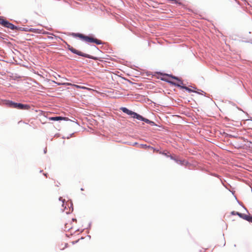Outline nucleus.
Masks as SVG:
<instances>
[{
	"instance_id": "2",
	"label": "nucleus",
	"mask_w": 252,
	"mask_h": 252,
	"mask_svg": "<svg viewBox=\"0 0 252 252\" xmlns=\"http://www.w3.org/2000/svg\"><path fill=\"white\" fill-rule=\"evenodd\" d=\"M72 35L75 37H79L82 40L87 42L95 43L97 45L100 44L102 43L101 41L100 40H98L96 38H94L91 36H86L79 33H72Z\"/></svg>"
},
{
	"instance_id": "8",
	"label": "nucleus",
	"mask_w": 252,
	"mask_h": 252,
	"mask_svg": "<svg viewBox=\"0 0 252 252\" xmlns=\"http://www.w3.org/2000/svg\"><path fill=\"white\" fill-rule=\"evenodd\" d=\"M66 118L62 117H50L49 119L50 120L52 121H60V120H65Z\"/></svg>"
},
{
	"instance_id": "22",
	"label": "nucleus",
	"mask_w": 252,
	"mask_h": 252,
	"mask_svg": "<svg viewBox=\"0 0 252 252\" xmlns=\"http://www.w3.org/2000/svg\"><path fill=\"white\" fill-rule=\"evenodd\" d=\"M232 214L233 215H236V213L234 211L232 212Z\"/></svg>"
},
{
	"instance_id": "24",
	"label": "nucleus",
	"mask_w": 252,
	"mask_h": 252,
	"mask_svg": "<svg viewBox=\"0 0 252 252\" xmlns=\"http://www.w3.org/2000/svg\"><path fill=\"white\" fill-rule=\"evenodd\" d=\"M60 200H62L63 201V199H62V197H60Z\"/></svg>"
},
{
	"instance_id": "14",
	"label": "nucleus",
	"mask_w": 252,
	"mask_h": 252,
	"mask_svg": "<svg viewBox=\"0 0 252 252\" xmlns=\"http://www.w3.org/2000/svg\"><path fill=\"white\" fill-rule=\"evenodd\" d=\"M247 221L252 222V216H249V217L248 218Z\"/></svg>"
},
{
	"instance_id": "16",
	"label": "nucleus",
	"mask_w": 252,
	"mask_h": 252,
	"mask_svg": "<svg viewBox=\"0 0 252 252\" xmlns=\"http://www.w3.org/2000/svg\"><path fill=\"white\" fill-rule=\"evenodd\" d=\"M168 154H169V152L167 153H162V154L167 156V157H171L170 155H168Z\"/></svg>"
},
{
	"instance_id": "12",
	"label": "nucleus",
	"mask_w": 252,
	"mask_h": 252,
	"mask_svg": "<svg viewBox=\"0 0 252 252\" xmlns=\"http://www.w3.org/2000/svg\"><path fill=\"white\" fill-rule=\"evenodd\" d=\"M65 228L67 229H70V228H71V226H70V225H68V223H66L65 224Z\"/></svg>"
},
{
	"instance_id": "5",
	"label": "nucleus",
	"mask_w": 252,
	"mask_h": 252,
	"mask_svg": "<svg viewBox=\"0 0 252 252\" xmlns=\"http://www.w3.org/2000/svg\"><path fill=\"white\" fill-rule=\"evenodd\" d=\"M69 49L73 53L76 54L78 55L84 57L86 58H88L89 59H93V58L90 55L84 54L80 51H79L78 50H76L75 49L73 48V47H69Z\"/></svg>"
},
{
	"instance_id": "6",
	"label": "nucleus",
	"mask_w": 252,
	"mask_h": 252,
	"mask_svg": "<svg viewBox=\"0 0 252 252\" xmlns=\"http://www.w3.org/2000/svg\"><path fill=\"white\" fill-rule=\"evenodd\" d=\"M176 161L179 164L182 165H187L188 163L185 158H174Z\"/></svg>"
},
{
	"instance_id": "20",
	"label": "nucleus",
	"mask_w": 252,
	"mask_h": 252,
	"mask_svg": "<svg viewBox=\"0 0 252 252\" xmlns=\"http://www.w3.org/2000/svg\"><path fill=\"white\" fill-rule=\"evenodd\" d=\"M145 147H148L149 148L153 149V148L150 147V146H147L146 145H145L144 146V148H145Z\"/></svg>"
},
{
	"instance_id": "7",
	"label": "nucleus",
	"mask_w": 252,
	"mask_h": 252,
	"mask_svg": "<svg viewBox=\"0 0 252 252\" xmlns=\"http://www.w3.org/2000/svg\"><path fill=\"white\" fill-rule=\"evenodd\" d=\"M3 26H4V27H5L6 28H9L11 30H14L15 28V26L14 25H13L11 23H9L8 22H7L6 21H5L4 24H3Z\"/></svg>"
},
{
	"instance_id": "13",
	"label": "nucleus",
	"mask_w": 252,
	"mask_h": 252,
	"mask_svg": "<svg viewBox=\"0 0 252 252\" xmlns=\"http://www.w3.org/2000/svg\"><path fill=\"white\" fill-rule=\"evenodd\" d=\"M5 20L0 17V24L3 25L4 24Z\"/></svg>"
},
{
	"instance_id": "21",
	"label": "nucleus",
	"mask_w": 252,
	"mask_h": 252,
	"mask_svg": "<svg viewBox=\"0 0 252 252\" xmlns=\"http://www.w3.org/2000/svg\"><path fill=\"white\" fill-rule=\"evenodd\" d=\"M145 147H148L149 148L153 149V148L150 147V146H147L146 145H145L144 146V148H145Z\"/></svg>"
},
{
	"instance_id": "17",
	"label": "nucleus",
	"mask_w": 252,
	"mask_h": 252,
	"mask_svg": "<svg viewBox=\"0 0 252 252\" xmlns=\"http://www.w3.org/2000/svg\"><path fill=\"white\" fill-rule=\"evenodd\" d=\"M166 74L164 75V76H165L166 77L162 78V79H165L170 80V79H169V78H170V77H167V76H166Z\"/></svg>"
},
{
	"instance_id": "19",
	"label": "nucleus",
	"mask_w": 252,
	"mask_h": 252,
	"mask_svg": "<svg viewBox=\"0 0 252 252\" xmlns=\"http://www.w3.org/2000/svg\"><path fill=\"white\" fill-rule=\"evenodd\" d=\"M236 215H238L239 217H240L241 218L242 217V215L243 214H241V213H239L238 212H236Z\"/></svg>"
},
{
	"instance_id": "10",
	"label": "nucleus",
	"mask_w": 252,
	"mask_h": 252,
	"mask_svg": "<svg viewBox=\"0 0 252 252\" xmlns=\"http://www.w3.org/2000/svg\"><path fill=\"white\" fill-rule=\"evenodd\" d=\"M250 215H248L246 214H243L241 218L245 220H247L248 218L249 217Z\"/></svg>"
},
{
	"instance_id": "23",
	"label": "nucleus",
	"mask_w": 252,
	"mask_h": 252,
	"mask_svg": "<svg viewBox=\"0 0 252 252\" xmlns=\"http://www.w3.org/2000/svg\"><path fill=\"white\" fill-rule=\"evenodd\" d=\"M40 114H42L43 112L42 111H39Z\"/></svg>"
},
{
	"instance_id": "15",
	"label": "nucleus",
	"mask_w": 252,
	"mask_h": 252,
	"mask_svg": "<svg viewBox=\"0 0 252 252\" xmlns=\"http://www.w3.org/2000/svg\"><path fill=\"white\" fill-rule=\"evenodd\" d=\"M81 89H84V90H91V89L88 88L87 87H84V86H81Z\"/></svg>"
},
{
	"instance_id": "9",
	"label": "nucleus",
	"mask_w": 252,
	"mask_h": 252,
	"mask_svg": "<svg viewBox=\"0 0 252 252\" xmlns=\"http://www.w3.org/2000/svg\"><path fill=\"white\" fill-rule=\"evenodd\" d=\"M63 84H65L66 85H69V86H73L76 88L81 89V86H79L77 85L72 84L71 83H63Z\"/></svg>"
},
{
	"instance_id": "4",
	"label": "nucleus",
	"mask_w": 252,
	"mask_h": 252,
	"mask_svg": "<svg viewBox=\"0 0 252 252\" xmlns=\"http://www.w3.org/2000/svg\"><path fill=\"white\" fill-rule=\"evenodd\" d=\"M166 76H167L168 77H171V78H173L174 79H176V80L179 81L180 83H175L173 81H171L170 80H168V79H162V80L167 81L173 85H174V86H177L178 87H180V88H182V87H183V86H181V85L183 84V83L181 80H179L178 79V78H177V77L174 76L172 75L166 74Z\"/></svg>"
},
{
	"instance_id": "18",
	"label": "nucleus",
	"mask_w": 252,
	"mask_h": 252,
	"mask_svg": "<svg viewBox=\"0 0 252 252\" xmlns=\"http://www.w3.org/2000/svg\"><path fill=\"white\" fill-rule=\"evenodd\" d=\"M236 215H238L239 217H240L241 218L242 217V215L243 214H241V213H239L238 212H236Z\"/></svg>"
},
{
	"instance_id": "1",
	"label": "nucleus",
	"mask_w": 252,
	"mask_h": 252,
	"mask_svg": "<svg viewBox=\"0 0 252 252\" xmlns=\"http://www.w3.org/2000/svg\"><path fill=\"white\" fill-rule=\"evenodd\" d=\"M121 110L123 112L127 114V115L131 116L133 118H136L137 120L144 121L145 123L151 125V126H155L156 125L155 123L154 122L151 121L147 119H146V118L143 117L142 116L140 115L139 114H138L134 112H133L131 110H129L126 107H122L121 108Z\"/></svg>"
},
{
	"instance_id": "3",
	"label": "nucleus",
	"mask_w": 252,
	"mask_h": 252,
	"mask_svg": "<svg viewBox=\"0 0 252 252\" xmlns=\"http://www.w3.org/2000/svg\"><path fill=\"white\" fill-rule=\"evenodd\" d=\"M6 104L10 108H16L18 109L29 110L30 108V106L29 105L16 103L10 100H6Z\"/></svg>"
},
{
	"instance_id": "11",
	"label": "nucleus",
	"mask_w": 252,
	"mask_h": 252,
	"mask_svg": "<svg viewBox=\"0 0 252 252\" xmlns=\"http://www.w3.org/2000/svg\"><path fill=\"white\" fill-rule=\"evenodd\" d=\"M182 89H184L188 91L189 92H192V90L191 89H189V88H188L187 87H184V86L182 87Z\"/></svg>"
}]
</instances>
